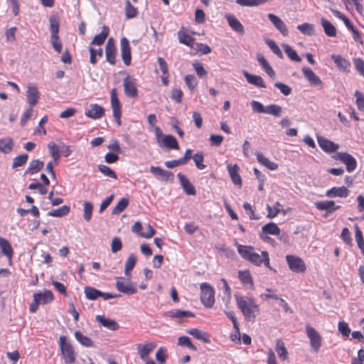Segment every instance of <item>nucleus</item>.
<instances>
[{
  "mask_svg": "<svg viewBox=\"0 0 364 364\" xmlns=\"http://www.w3.org/2000/svg\"><path fill=\"white\" fill-rule=\"evenodd\" d=\"M28 155L23 154L16 156L13 160L12 168L15 169L18 167L23 166L28 161Z\"/></svg>",
  "mask_w": 364,
  "mask_h": 364,
  "instance_id": "obj_55",
  "label": "nucleus"
},
{
  "mask_svg": "<svg viewBox=\"0 0 364 364\" xmlns=\"http://www.w3.org/2000/svg\"><path fill=\"white\" fill-rule=\"evenodd\" d=\"M200 301L206 308H211L215 303V290L208 283L200 284Z\"/></svg>",
  "mask_w": 364,
  "mask_h": 364,
  "instance_id": "obj_4",
  "label": "nucleus"
},
{
  "mask_svg": "<svg viewBox=\"0 0 364 364\" xmlns=\"http://www.w3.org/2000/svg\"><path fill=\"white\" fill-rule=\"evenodd\" d=\"M105 112V110L102 106L97 104H91L85 114L89 118L97 119L102 117Z\"/></svg>",
  "mask_w": 364,
  "mask_h": 364,
  "instance_id": "obj_18",
  "label": "nucleus"
},
{
  "mask_svg": "<svg viewBox=\"0 0 364 364\" xmlns=\"http://www.w3.org/2000/svg\"><path fill=\"white\" fill-rule=\"evenodd\" d=\"M75 337L76 340L83 346L92 347L93 346V342L92 340L89 337L82 335L80 331H76L75 333Z\"/></svg>",
  "mask_w": 364,
  "mask_h": 364,
  "instance_id": "obj_49",
  "label": "nucleus"
},
{
  "mask_svg": "<svg viewBox=\"0 0 364 364\" xmlns=\"http://www.w3.org/2000/svg\"><path fill=\"white\" fill-rule=\"evenodd\" d=\"M348 194L349 190L345 186L333 187L326 193V196L328 198H346Z\"/></svg>",
  "mask_w": 364,
  "mask_h": 364,
  "instance_id": "obj_24",
  "label": "nucleus"
},
{
  "mask_svg": "<svg viewBox=\"0 0 364 364\" xmlns=\"http://www.w3.org/2000/svg\"><path fill=\"white\" fill-rule=\"evenodd\" d=\"M306 335L310 340V345L314 352H318L321 346L322 338L318 332L310 325L306 326Z\"/></svg>",
  "mask_w": 364,
  "mask_h": 364,
  "instance_id": "obj_5",
  "label": "nucleus"
},
{
  "mask_svg": "<svg viewBox=\"0 0 364 364\" xmlns=\"http://www.w3.org/2000/svg\"><path fill=\"white\" fill-rule=\"evenodd\" d=\"M186 333L196 339L203 341L205 343L210 342L208 334L198 328H190L186 330Z\"/></svg>",
  "mask_w": 364,
  "mask_h": 364,
  "instance_id": "obj_30",
  "label": "nucleus"
},
{
  "mask_svg": "<svg viewBox=\"0 0 364 364\" xmlns=\"http://www.w3.org/2000/svg\"><path fill=\"white\" fill-rule=\"evenodd\" d=\"M225 314L232 321L233 327L235 330V332L238 335V338H237V335L231 336L232 340L235 341V339H237L240 341V333L239 324L237 323L236 317L235 316L234 312L228 311V312H225Z\"/></svg>",
  "mask_w": 364,
  "mask_h": 364,
  "instance_id": "obj_45",
  "label": "nucleus"
},
{
  "mask_svg": "<svg viewBox=\"0 0 364 364\" xmlns=\"http://www.w3.org/2000/svg\"><path fill=\"white\" fill-rule=\"evenodd\" d=\"M267 0H236L235 2L242 6H257L265 4Z\"/></svg>",
  "mask_w": 364,
  "mask_h": 364,
  "instance_id": "obj_53",
  "label": "nucleus"
},
{
  "mask_svg": "<svg viewBox=\"0 0 364 364\" xmlns=\"http://www.w3.org/2000/svg\"><path fill=\"white\" fill-rule=\"evenodd\" d=\"M227 168L232 183L240 187L242 186V179L239 174V166L236 164L234 166L228 164Z\"/></svg>",
  "mask_w": 364,
  "mask_h": 364,
  "instance_id": "obj_29",
  "label": "nucleus"
},
{
  "mask_svg": "<svg viewBox=\"0 0 364 364\" xmlns=\"http://www.w3.org/2000/svg\"><path fill=\"white\" fill-rule=\"evenodd\" d=\"M317 141L321 149L326 153L335 152L339 149L338 144L321 136H317Z\"/></svg>",
  "mask_w": 364,
  "mask_h": 364,
  "instance_id": "obj_13",
  "label": "nucleus"
},
{
  "mask_svg": "<svg viewBox=\"0 0 364 364\" xmlns=\"http://www.w3.org/2000/svg\"><path fill=\"white\" fill-rule=\"evenodd\" d=\"M48 149L53 160L58 161L60 157V149L58 146L53 141H51L48 143Z\"/></svg>",
  "mask_w": 364,
  "mask_h": 364,
  "instance_id": "obj_57",
  "label": "nucleus"
},
{
  "mask_svg": "<svg viewBox=\"0 0 364 364\" xmlns=\"http://www.w3.org/2000/svg\"><path fill=\"white\" fill-rule=\"evenodd\" d=\"M333 158L335 160L342 161L346 166L347 171L350 173L353 172L357 166V161L355 159L347 152H338L333 156Z\"/></svg>",
  "mask_w": 364,
  "mask_h": 364,
  "instance_id": "obj_6",
  "label": "nucleus"
},
{
  "mask_svg": "<svg viewBox=\"0 0 364 364\" xmlns=\"http://www.w3.org/2000/svg\"><path fill=\"white\" fill-rule=\"evenodd\" d=\"M355 240L357 242L358 247L361 250L363 255H364V239L363 237V233L360 230L358 225L355 226Z\"/></svg>",
  "mask_w": 364,
  "mask_h": 364,
  "instance_id": "obj_62",
  "label": "nucleus"
},
{
  "mask_svg": "<svg viewBox=\"0 0 364 364\" xmlns=\"http://www.w3.org/2000/svg\"><path fill=\"white\" fill-rule=\"evenodd\" d=\"M33 299L38 301L40 304H46L53 301L54 296L50 291L45 290L43 292L34 294Z\"/></svg>",
  "mask_w": 364,
  "mask_h": 364,
  "instance_id": "obj_25",
  "label": "nucleus"
},
{
  "mask_svg": "<svg viewBox=\"0 0 364 364\" xmlns=\"http://www.w3.org/2000/svg\"><path fill=\"white\" fill-rule=\"evenodd\" d=\"M150 171L161 181L168 182L173 181V173L164 170L159 166H151Z\"/></svg>",
  "mask_w": 364,
  "mask_h": 364,
  "instance_id": "obj_11",
  "label": "nucleus"
},
{
  "mask_svg": "<svg viewBox=\"0 0 364 364\" xmlns=\"http://www.w3.org/2000/svg\"><path fill=\"white\" fill-rule=\"evenodd\" d=\"M193 160L196 167L200 170H203L206 168V165L203 164L204 154L203 151H199L193 156Z\"/></svg>",
  "mask_w": 364,
  "mask_h": 364,
  "instance_id": "obj_52",
  "label": "nucleus"
},
{
  "mask_svg": "<svg viewBox=\"0 0 364 364\" xmlns=\"http://www.w3.org/2000/svg\"><path fill=\"white\" fill-rule=\"evenodd\" d=\"M136 262V257L134 254L129 255L128 257L125 265H124V274L127 276L129 275L130 272L134 269Z\"/></svg>",
  "mask_w": 364,
  "mask_h": 364,
  "instance_id": "obj_50",
  "label": "nucleus"
},
{
  "mask_svg": "<svg viewBox=\"0 0 364 364\" xmlns=\"http://www.w3.org/2000/svg\"><path fill=\"white\" fill-rule=\"evenodd\" d=\"M178 38L181 43L193 47L195 39L184 32L183 27L178 31Z\"/></svg>",
  "mask_w": 364,
  "mask_h": 364,
  "instance_id": "obj_36",
  "label": "nucleus"
},
{
  "mask_svg": "<svg viewBox=\"0 0 364 364\" xmlns=\"http://www.w3.org/2000/svg\"><path fill=\"white\" fill-rule=\"evenodd\" d=\"M177 176L184 192L189 196H196V190L195 187L191 183L190 181L181 173H178Z\"/></svg>",
  "mask_w": 364,
  "mask_h": 364,
  "instance_id": "obj_19",
  "label": "nucleus"
},
{
  "mask_svg": "<svg viewBox=\"0 0 364 364\" xmlns=\"http://www.w3.org/2000/svg\"><path fill=\"white\" fill-rule=\"evenodd\" d=\"M0 250L11 263L14 255V250L9 240L2 237H0Z\"/></svg>",
  "mask_w": 364,
  "mask_h": 364,
  "instance_id": "obj_28",
  "label": "nucleus"
},
{
  "mask_svg": "<svg viewBox=\"0 0 364 364\" xmlns=\"http://www.w3.org/2000/svg\"><path fill=\"white\" fill-rule=\"evenodd\" d=\"M44 166V162L39 159H33L29 163V166L24 172V175L28 173H35L40 171Z\"/></svg>",
  "mask_w": 364,
  "mask_h": 364,
  "instance_id": "obj_34",
  "label": "nucleus"
},
{
  "mask_svg": "<svg viewBox=\"0 0 364 364\" xmlns=\"http://www.w3.org/2000/svg\"><path fill=\"white\" fill-rule=\"evenodd\" d=\"M315 206L319 210H326V216L341 208V206L336 205L333 200L318 201L315 203Z\"/></svg>",
  "mask_w": 364,
  "mask_h": 364,
  "instance_id": "obj_15",
  "label": "nucleus"
},
{
  "mask_svg": "<svg viewBox=\"0 0 364 364\" xmlns=\"http://www.w3.org/2000/svg\"><path fill=\"white\" fill-rule=\"evenodd\" d=\"M161 144L162 147H166L168 149H179V145L176 139L172 135H164L161 139Z\"/></svg>",
  "mask_w": 364,
  "mask_h": 364,
  "instance_id": "obj_31",
  "label": "nucleus"
},
{
  "mask_svg": "<svg viewBox=\"0 0 364 364\" xmlns=\"http://www.w3.org/2000/svg\"><path fill=\"white\" fill-rule=\"evenodd\" d=\"M242 74L250 84L255 85L258 87H266L264 80L261 76L250 74L246 70H243Z\"/></svg>",
  "mask_w": 364,
  "mask_h": 364,
  "instance_id": "obj_26",
  "label": "nucleus"
},
{
  "mask_svg": "<svg viewBox=\"0 0 364 364\" xmlns=\"http://www.w3.org/2000/svg\"><path fill=\"white\" fill-rule=\"evenodd\" d=\"M257 159L261 164L266 166L269 170L274 171L278 168L277 164L271 161L269 159L265 157L262 153L257 154Z\"/></svg>",
  "mask_w": 364,
  "mask_h": 364,
  "instance_id": "obj_38",
  "label": "nucleus"
},
{
  "mask_svg": "<svg viewBox=\"0 0 364 364\" xmlns=\"http://www.w3.org/2000/svg\"><path fill=\"white\" fill-rule=\"evenodd\" d=\"M147 228L149 229V232H141L142 225L140 222L137 221L133 225L132 230V232L138 234L141 237L150 238L155 235L156 230L150 225H147Z\"/></svg>",
  "mask_w": 364,
  "mask_h": 364,
  "instance_id": "obj_21",
  "label": "nucleus"
},
{
  "mask_svg": "<svg viewBox=\"0 0 364 364\" xmlns=\"http://www.w3.org/2000/svg\"><path fill=\"white\" fill-rule=\"evenodd\" d=\"M70 211V207L68 205H64L57 209L49 211L47 215L48 216L60 218L67 215Z\"/></svg>",
  "mask_w": 364,
  "mask_h": 364,
  "instance_id": "obj_41",
  "label": "nucleus"
},
{
  "mask_svg": "<svg viewBox=\"0 0 364 364\" xmlns=\"http://www.w3.org/2000/svg\"><path fill=\"white\" fill-rule=\"evenodd\" d=\"M92 210V203L88 201L85 202L83 204V218L87 222H89L91 220Z\"/></svg>",
  "mask_w": 364,
  "mask_h": 364,
  "instance_id": "obj_60",
  "label": "nucleus"
},
{
  "mask_svg": "<svg viewBox=\"0 0 364 364\" xmlns=\"http://www.w3.org/2000/svg\"><path fill=\"white\" fill-rule=\"evenodd\" d=\"M14 147V141L10 137L0 139V151L4 154L10 153Z\"/></svg>",
  "mask_w": 364,
  "mask_h": 364,
  "instance_id": "obj_37",
  "label": "nucleus"
},
{
  "mask_svg": "<svg viewBox=\"0 0 364 364\" xmlns=\"http://www.w3.org/2000/svg\"><path fill=\"white\" fill-rule=\"evenodd\" d=\"M237 306L242 311L245 319L254 322L256 318L255 311H259V308L252 297H244L239 294H235Z\"/></svg>",
  "mask_w": 364,
  "mask_h": 364,
  "instance_id": "obj_2",
  "label": "nucleus"
},
{
  "mask_svg": "<svg viewBox=\"0 0 364 364\" xmlns=\"http://www.w3.org/2000/svg\"><path fill=\"white\" fill-rule=\"evenodd\" d=\"M156 345L154 343H148L142 346H139L138 349L141 360H148L149 353L156 348Z\"/></svg>",
  "mask_w": 364,
  "mask_h": 364,
  "instance_id": "obj_33",
  "label": "nucleus"
},
{
  "mask_svg": "<svg viewBox=\"0 0 364 364\" xmlns=\"http://www.w3.org/2000/svg\"><path fill=\"white\" fill-rule=\"evenodd\" d=\"M238 274L239 279L243 284L249 285L250 287H252L253 282L249 271H240Z\"/></svg>",
  "mask_w": 364,
  "mask_h": 364,
  "instance_id": "obj_51",
  "label": "nucleus"
},
{
  "mask_svg": "<svg viewBox=\"0 0 364 364\" xmlns=\"http://www.w3.org/2000/svg\"><path fill=\"white\" fill-rule=\"evenodd\" d=\"M297 29L301 31L303 34L307 36H313L314 34V26L313 24L309 23H304L297 26Z\"/></svg>",
  "mask_w": 364,
  "mask_h": 364,
  "instance_id": "obj_54",
  "label": "nucleus"
},
{
  "mask_svg": "<svg viewBox=\"0 0 364 364\" xmlns=\"http://www.w3.org/2000/svg\"><path fill=\"white\" fill-rule=\"evenodd\" d=\"M267 209L268 210L267 218H275L281 212L284 215L287 213L286 210L282 209V205L279 202H276L273 207L267 205Z\"/></svg>",
  "mask_w": 364,
  "mask_h": 364,
  "instance_id": "obj_39",
  "label": "nucleus"
},
{
  "mask_svg": "<svg viewBox=\"0 0 364 364\" xmlns=\"http://www.w3.org/2000/svg\"><path fill=\"white\" fill-rule=\"evenodd\" d=\"M116 288L119 291L127 295H132L137 291L135 284L129 281L125 282L123 278H119L117 280Z\"/></svg>",
  "mask_w": 364,
  "mask_h": 364,
  "instance_id": "obj_10",
  "label": "nucleus"
},
{
  "mask_svg": "<svg viewBox=\"0 0 364 364\" xmlns=\"http://www.w3.org/2000/svg\"><path fill=\"white\" fill-rule=\"evenodd\" d=\"M178 345L180 346H186L189 349L196 351L197 348L192 343L189 337L186 336H180L178 339Z\"/></svg>",
  "mask_w": 364,
  "mask_h": 364,
  "instance_id": "obj_56",
  "label": "nucleus"
},
{
  "mask_svg": "<svg viewBox=\"0 0 364 364\" xmlns=\"http://www.w3.org/2000/svg\"><path fill=\"white\" fill-rule=\"evenodd\" d=\"M265 43L275 55L281 59L283 58L284 56L281 49L273 40L266 39Z\"/></svg>",
  "mask_w": 364,
  "mask_h": 364,
  "instance_id": "obj_61",
  "label": "nucleus"
},
{
  "mask_svg": "<svg viewBox=\"0 0 364 364\" xmlns=\"http://www.w3.org/2000/svg\"><path fill=\"white\" fill-rule=\"evenodd\" d=\"M121 57L126 65H129L132 61V53L129 41L126 37L120 40Z\"/></svg>",
  "mask_w": 364,
  "mask_h": 364,
  "instance_id": "obj_9",
  "label": "nucleus"
},
{
  "mask_svg": "<svg viewBox=\"0 0 364 364\" xmlns=\"http://www.w3.org/2000/svg\"><path fill=\"white\" fill-rule=\"evenodd\" d=\"M321 23L326 36L329 37H335L336 36V28L329 21L321 18Z\"/></svg>",
  "mask_w": 364,
  "mask_h": 364,
  "instance_id": "obj_35",
  "label": "nucleus"
},
{
  "mask_svg": "<svg viewBox=\"0 0 364 364\" xmlns=\"http://www.w3.org/2000/svg\"><path fill=\"white\" fill-rule=\"evenodd\" d=\"M137 9L132 5L129 0L126 1L125 15L127 18H133L137 16Z\"/></svg>",
  "mask_w": 364,
  "mask_h": 364,
  "instance_id": "obj_59",
  "label": "nucleus"
},
{
  "mask_svg": "<svg viewBox=\"0 0 364 364\" xmlns=\"http://www.w3.org/2000/svg\"><path fill=\"white\" fill-rule=\"evenodd\" d=\"M275 348L279 357L281 359L286 360L287 358L288 352L285 347L284 343L282 340H277Z\"/></svg>",
  "mask_w": 364,
  "mask_h": 364,
  "instance_id": "obj_44",
  "label": "nucleus"
},
{
  "mask_svg": "<svg viewBox=\"0 0 364 364\" xmlns=\"http://www.w3.org/2000/svg\"><path fill=\"white\" fill-rule=\"evenodd\" d=\"M117 48L112 38L108 39L105 47L106 60L111 65L116 63Z\"/></svg>",
  "mask_w": 364,
  "mask_h": 364,
  "instance_id": "obj_14",
  "label": "nucleus"
},
{
  "mask_svg": "<svg viewBox=\"0 0 364 364\" xmlns=\"http://www.w3.org/2000/svg\"><path fill=\"white\" fill-rule=\"evenodd\" d=\"M129 205V199L122 198L112 209V214L117 215L124 211Z\"/></svg>",
  "mask_w": 364,
  "mask_h": 364,
  "instance_id": "obj_47",
  "label": "nucleus"
},
{
  "mask_svg": "<svg viewBox=\"0 0 364 364\" xmlns=\"http://www.w3.org/2000/svg\"><path fill=\"white\" fill-rule=\"evenodd\" d=\"M96 321L111 331H116L119 328V325L116 321L106 318L104 316L97 315Z\"/></svg>",
  "mask_w": 364,
  "mask_h": 364,
  "instance_id": "obj_27",
  "label": "nucleus"
},
{
  "mask_svg": "<svg viewBox=\"0 0 364 364\" xmlns=\"http://www.w3.org/2000/svg\"><path fill=\"white\" fill-rule=\"evenodd\" d=\"M49 23L50 31L51 33L50 37L56 38V36H59V20L56 17L50 16L49 18Z\"/></svg>",
  "mask_w": 364,
  "mask_h": 364,
  "instance_id": "obj_48",
  "label": "nucleus"
},
{
  "mask_svg": "<svg viewBox=\"0 0 364 364\" xmlns=\"http://www.w3.org/2000/svg\"><path fill=\"white\" fill-rule=\"evenodd\" d=\"M267 17L275 28L279 31L284 36H287L289 35L288 28L280 18L273 14H269Z\"/></svg>",
  "mask_w": 364,
  "mask_h": 364,
  "instance_id": "obj_16",
  "label": "nucleus"
},
{
  "mask_svg": "<svg viewBox=\"0 0 364 364\" xmlns=\"http://www.w3.org/2000/svg\"><path fill=\"white\" fill-rule=\"evenodd\" d=\"M354 95L356 98L355 102L358 109L361 112H364V95L360 91L356 90Z\"/></svg>",
  "mask_w": 364,
  "mask_h": 364,
  "instance_id": "obj_64",
  "label": "nucleus"
},
{
  "mask_svg": "<svg viewBox=\"0 0 364 364\" xmlns=\"http://www.w3.org/2000/svg\"><path fill=\"white\" fill-rule=\"evenodd\" d=\"M282 112V108L278 105L272 104L266 107V114H272L277 117L281 116Z\"/></svg>",
  "mask_w": 364,
  "mask_h": 364,
  "instance_id": "obj_58",
  "label": "nucleus"
},
{
  "mask_svg": "<svg viewBox=\"0 0 364 364\" xmlns=\"http://www.w3.org/2000/svg\"><path fill=\"white\" fill-rule=\"evenodd\" d=\"M331 59L341 70L345 73L350 72V63L349 60L343 58L341 55H332Z\"/></svg>",
  "mask_w": 364,
  "mask_h": 364,
  "instance_id": "obj_23",
  "label": "nucleus"
},
{
  "mask_svg": "<svg viewBox=\"0 0 364 364\" xmlns=\"http://www.w3.org/2000/svg\"><path fill=\"white\" fill-rule=\"evenodd\" d=\"M27 102L31 107L36 105L40 98V92L36 85H29L26 90Z\"/></svg>",
  "mask_w": 364,
  "mask_h": 364,
  "instance_id": "obj_17",
  "label": "nucleus"
},
{
  "mask_svg": "<svg viewBox=\"0 0 364 364\" xmlns=\"http://www.w3.org/2000/svg\"><path fill=\"white\" fill-rule=\"evenodd\" d=\"M237 251L242 258L255 265L259 266L262 263H264L267 268L272 269L269 264V254L267 251H262L260 255L255 252L253 247L242 245H237Z\"/></svg>",
  "mask_w": 364,
  "mask_h": 364,
  "instance_id": "obj_1",
  "label": "nucleus"
},
{
  "mask_svg": "<svg viewBox=\"0 0 364 364\" xmlns=\"http://www.w3.org/2000/svg\"><path fill=\"white\" fill-rule=\"evenodd\" d=\"M99 171L105 176L116 179L117 178L116 173L109 166L103 164L98 165Z\"/></svg>",
  "mask_w": 364,
  "mask_h": 364,
  "instance_id": "obj_63",
  "label": "nucleus"
},
{
  "mask_svg": "<svg viewBox=\"0 0 364 364\" xmlns=\"http://www.w3.org/2000/svg\"><path fill=\"white\" fill-rule=\"evenodd\" d=\"M59 346L62 358L66 364H73L76 360V353L70 343L67 341L65 336H60Z\"/></svg>",
  "mask_w": 364,
  "mask_h": 364,
  "instance_id": "obj_3",
  "label": "nucleus"
},
{
  "mask_svg": "<svg viewBox=\"0 0 364 364\" xmlns=\"http://www.w3.org/2000/svg\"><path fill=\"white\" fill-rule=\"evenodd\" d=\"M167 316L172 318L195 317V314L189 311L174 309L167 313Z\"/></svg>",
  "mask_w": 364,
  "mask_h": 364,
  "instance_id": "obj_40",
  "label": "nucleus"
},
{
  "mask_svg": "<svg viewBox=\"0 0 364 364\" xmlns=\"http://www.w3.org/2000/svg\"><path fill=\"white\" fill-rule=\"evenodd\" d=\"M111 105L113 113H117L121 112L120 102L117 97V90L113 88L111 90Z\"/></svg>",
  "mask_w": 364,
  "mask_h": 364,
  "instance_id": "obj_42",
  "label": "nucleus"
},
{
  "mask_svg": "<svg viewBox=\"0 0 364 364\" xmlns=\"http://www.w3.org/2000/svg\"><path fill=\"white\" fill-rule=\"evenodd\" d=\"M84 292L86 298L92 301L96 300L101 295V291L89 286L84 288Z\"/></svg>",
  "mask_w": 364,
  "mask_h": 364,
  "instance_id": "obj_43",
  "label": "nucleus"
},
{
  "mask_svg": "<svg viewBox=\"0 0 364 364\" xmlns=\"http://www.w3.org/2000/svg\"><path fill=\"white\" fill-rule=\"evenodd\" d=\"M282 47L284 48V50L285 53L287 55V56L291 60L295 61V62H300V61H301V58L297 54L296 50L294 49H293L289 45H288V44H283Z\"/></svg>",
  "mask_w": 364,
  "mask_h": 364,
  "instance_id": "obj_46",
  "label": "nucleus"
},
{
  "mask_svg": "<svg viewBox=\"0 0 364 364\" xmlns=\"http://www.w3.org/2000/svg\"><path fill=\"white\" fill-rule=\"evenodd\" d=\"M301 70H302V73H303L304 77H306V79L308 80V82H309V84L311 86L318 87L320 89L322 88V87H323L322 80L320 79V77L318 76H317L314 73V71L311 68L304 67Z\"/></svg>",
  "mask_w": 364,
  "mask_h": 364,
  "instance_id": "obj_12",
  "label": "nucleus"
},
{
  "mask_svg": "<svg viewBox=\"0 0 364 364\" xmlns=\"http://www.w3.org/2000/svg\"><path fill=\"white\" fill-rule=\"evenodd\" d=\"M124 94L132 98L138 97V90L136 88V79L127 75L123 80Z\"/></svg>",
  "mask_w": 364,
  "mask_h": 364,
  "instance_id": "obj_8",
  "label": "nucleus"
},
{
  "mask_svg": "<svg viewBox=\"0 0 364 364\" xmlns=\"http://www.w3.org/2000/svg\"><path fill=\"white\" fill-rule=\"evenodd\" d=\"M280 233V229L277 225V224L270 222L266 225H264L262 228V234L260 235V237L264 240H270L271 238L268 236L264 237L262 234H270L274 235H278Z\"/></svg>",
  "mask_w": 364,
  "mask_h": 364,
  "instance_id": "obj_20",
  "label": "nucleus"
},
{
  "mask_svg": "<svg viewBox=\"0 0 364 364\" xmlns=\"http://www.w3.org/2000/svg\"><path fill=\"white\" fill-rule=\"evenodd\" d=\"M286 260L289 269L292 272L296 273L305 272L306 267L301 258L294 255H289L286 256Z\"/></svg>",
  "mask_w": 364,
  "mask_h": 364,
  "instance_id": "obj_7",
  "label": "nucleus"
},
{
  "mask_svg": "<svg viewBox=\"0 0 364 364\" xmlns=\"http://www.w3.org/2000/svg\"><path fill=\"white\" fill-rule=\"evenodd\" d=\"M109 27L107 26H103L100 33L96 35L93 38L90 44L91 45H97V46L102 45L104 43V42L105 41L106 38H107V36L109 35Z\"/></svg>",
  "mask_w": 364,
  "mask_h": 364,
  "instance_id": "obj_32",
  "label": "nucleus"
},
{
  "mask_svg": "<svg viewBox=\"0 0 364 364\" xmlns=\"http://www.w3.org/2000/svg\"><path fill=\"white\" fill-rule=\"evenodd\" d=\"M225 18L228 23L229 26L239 34L243 35L245 33V28L242 24L235 16L226 14Z\"/></svg>",
  "mask_w": 364,
  "mask_h": 364,
  "instance_id": "obj_22",
  "label": "nucleus"
}]
</instances>
